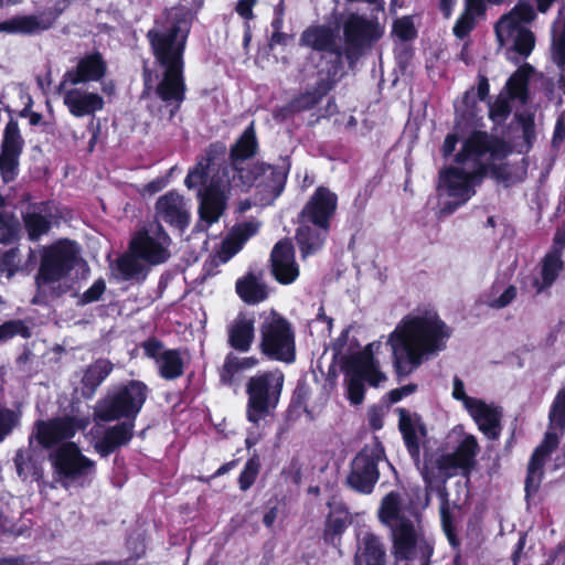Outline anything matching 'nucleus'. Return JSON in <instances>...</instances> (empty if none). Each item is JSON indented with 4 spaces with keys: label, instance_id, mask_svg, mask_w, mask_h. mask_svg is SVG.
I'll use <instances>...</instances> for the list:
<instances>
[{
    "label": "nucleus",
    "instance_id": "nucleus-1",
    "mask_svg": "<svg viewBox=\"0 0 565 565\" xmlns=\"http://www.w3.org/2000/svg\"><path fill=\"white\" fill-rule=\"evenodd\" d=\"M451 335L452 329L435 310L403 317L387 339L398 382L445 351Z\"/></svg>",
    "mask_w": 565,
    "mask_h": 565
},
{
    "label": "nucleus",
    "instance_id": "nucleus-2",
    "mask_svg": "<svg viewBox=\"0 0 565 565\" xmlns=\"http://www.w3.org/2000/svg\"><path fill=\"white\" fill-rule=\"evenodd\" d=\"M154 23L146 33L154 62L163 70L154 92L161 102L167 105L175 104L179 109L186 94L184 54L190 26L183 28L185 20L178 15L166 26H159L157 20Z\"/></svg>",
    "mask_w": 565,
    "mask_h": 565
},
{
    "label": "nucleus",
    "instance_id": "nucleus-3",
    "mask_svg": "<svg viewBox=\"0 0 565 565\" xmlns=\"http://www.w3.org/2000/svg\"><path fill=\"white\" fill-rule=\"evenodd\" d=\"M379 520L392 531V554L396 563L408 564L416 557V546L429 541L417 532L414 522L401 513V497L396 491L388 492L381 501Z\"/></svg>",
    "mask_w": 565,
    "mask_h": 565
},
{
    "label": "nucleus",
    "instance_id": "nucleus-4",
    "mask_svg": "<svg viewBox=\"0 0 565 565\" xmlns=\"http://www.w3.org/2000/svg\"><path fill=\"white\" fill-rule=\"evenodd\" d=\"M510 152L509 145L502 138L484 130H472L462 141L454 161L468 171L484 179L489 173L490 163L505 158Z\"/></svg>",
    "mask_w": 565,
    "mask_h": 565
},
{
    "label": "nucleus",
    "instance_id": "nucleus-5",
    "mask_svg": "<svg viewBox=\"0 0 565 565\" xmlns=\"http://www.w3.org/2000/svg\"><path fill=\"white\" fill-rule=\"evenodd\" d=\"M259 350L268 359L285 363L296 360V337L291 323L271 310L259 328Z\"/></svg>",
    "mask_w": 565,
    "mask_h": 565
},
{
    "label": "nucleus",
    "instance_id": "nucleus-6",
    "mask_svg": "<svg viewBox=\"0 0 565 565\" xmlns=\"http://www.w3.org/2000/svg\"><path fill=\"white\" fill-rule=\"evenodd\" d=\"M387 461L385 448L377 436L354 456L347 476V484L361 494H371L380 479L379 463Z\"/></svg>",
    "mask_w": 565,
    "mask_h": 565
},
{
    "label": "nucleus",
    "instance_id": "nucleus-7",
    "mask_svg": "<svg viewBox=\"0 0 565 565\" xmlns=\"http://www.w3.org/2000/svg\"><path fill=\"white\" fill-rule=\"evenodd\" d=\"M78 253L76 242L68 238H62L44 246L35 276L36 286L57 282L67 277L77 265Z\"/></svg>",
    "mask_w": 565,
    "mask_h": 565
},
{
    "label": "nucleus",
    "instance_id": "nucleus-8",
    "mask_svg": "<svg viewBox=\"0 0 565 565\" xmlns=\"http://www.w3.org/2000/svg\"><path fill=\"white\" fill-rule=\"evenodd\" d=\"M383 33L384 29L374 13L372 19L359 13H350L343 22L345 46L342 49V54L349 65L353 66L364 52L383 36Z\"/></svg>",
    "mask_w": 565,
    "mask_h": 565
},
{
    "label": "nucleus",
    "instance_id": "nucleus-9",
    "mask_svg": "<svg viewBox=\"0 0 565 565\" xmlns=\"http://www.w3.org/2000/svg\"><path fill=\"white\" fill-rule=\"evenodd\" d=\"M373 345L374 343H369L363 350L341 358L340 367L347 388H365V385L377 387L386 381V375L374 356Z\"/></svg>",
    "mask_w": 565,
    "mask_h": 565
},
{
    "label": "nucleus",
    "instance_id": "nucleus-10",
    "mask_svg": "<svg viewBox=\"0 0 565 565\" xmlns=\"http://www.w3.org/2000/svg\"><path fill=\"white\" fill-rule=\"evenodd\" d=\"M146 398V391H117L97 402L94 417L105 423L120 419L135 423Z\"/></svg>",
    "mask_w": 565,
    "mask_h": 565
},
{
    "label": "nucleus",
    "instance_id": "nucleus-11",
    "mask_svg": "<svg viewBox=\"0 0 565 565\" xmlns=\"http://www.w3.org/2000/svg\"><path fill=\"white\" fill-rule=\"evenodd\" d=\"M337 207L338 195L329 188L319 185L302 207L299 217L320 230L329 231Z\"/></svg>",
    "mask_w": 565,
    "mask_h": 565
},
{
    "label": "nucleus",
    "instance_id": "nucleus-12",
    "mask_svg": "<svg viewBox=\"0 0 565 565\" xmlns=\"http://www.w3.org/2000/svg\"><path fill=\"white\" fill-rule=\"evenodd\" d=\"M482 178L461 167L448 166L439 170L438 190L452 199H460L461 203H467L475 194L476 186L482 182Z\"/></svg>",
    "mask_w": 565,
    "mask_h": 565
},
{
    "label": "nucleus",
    "instance_id": "nucleus-13",
    "mask_svg": "<svg viewBox=\"0 0 565 565\" xmlns=\"http://www.w3.org/2000/svg\"><path fill=\"white\" fill-rule=\"evenodd\" d=\"M50 457L55 471L65 479L77 480L94 469V461L73 441L61 445Z\"/></svg>",
    "mask_w": 565,
    "mask_h": 565
},
{
    "label": "nucleus",
    "instance_id": "nucleus-14",
    "mask_svg": "<svg viewBox=\"0 0 565 565\" xmlns=\"http://www.w3.org/2000/svg\"><path fill=\"white\" fill-rule=\"evenodd\" d=\"M23 147L24 139L19 124L10 118L3 130L0 152V173L4 182L13 181L18 175L19 158Z\"/></svg>",
    "mask_w": 565,
    "mask_h": 565
},
{
    "label": "nucleus",
    "instance_id": "nucleus-15",
    "mask_svg": "<svg viewBox=\"0 0 565 565\" xmlns=\"http://www.w3.org/2000/svg\"><path fill=\"white\" fill-rule=\"evenodd\" d=\"M289 173V163L274 166L263 161L249 164V171L245 172L243 186L265 188L278 196L285 189Z\"/></svg>",
    "mask_w": 565,
    "mask_h": 565
},
{
    "label": "nucleus",
    "instance_id": "nucleus-16",
    "mask_svg": "<svg viewBox=\"0 0 565 565\" xmlns=\"http://www.w3.org/2000/svg\"><path fill=\"white\" fill-rule=\"evenodd\" d=\"M36 440L45 449L53 448L63 440H70L75 434L85 427L82 419L65 416L49 420H38Z\"/></svg>",
    "mask_w": 565,
    "mask_h": 565
},
{
    "label": "nucleus",
    "instance_id": "nucleus-17",
    "mask_svg": "<svg viewBox=\"0 0 565 565\" xmlns=\"http://www.w3.org/2000/svg\"><path fill=\"white\" fill-rule=\"evenodd\" d=\"M299 44L301 46L309 47L317 52H324L335 55L334 61L331 62V66L328 70L337 73L342 65V49L337 43V34L333 29L328 25H310L305 29L300 35Z\"/></svg>",
    "mask_w": 565,
    "mask_h": 565
},
{
    "label": "nucleus",
    "instance_id": "nucleus-18",
    "mask_svg": "<svg viewBox=\"0 0 565 565\" xmlns=\"http://www.w3.org/2000/svg\"><path fill=\"white\" fill-rule=\"evenodd\" d=\"M269 262L271 275L277 282L290 285L299 277L295 247L289 238H281L274 245Z\"/></svg>",
    "mask_w": 565,
    "mask_h": 565
},
{
    "label": "nucleus",
    "instance_id": "nucleus-19",
    "mask_svg": "<svg viewBox=\"0 0 565 565\" xmlns=\"http://www.w3.org/2000/svg\"><path fill=\"white\" fill-rule=\"evenodd\" d=\"M258 150L259 142L255 124L252 121L230 147L228 151L230 168L234 172V179L237 178L239 183L244 180L245 172L249 171V166L243 167V163L253 159Z\"/></svg>",
    "mask_w": 565,
    "mask_h": 565
},
{
    "label": "nucleus",
    "instance_id": "nucleus-20",
    "mask_svg": "<svg viewBox=\"0 0 565 565\" xmlns=\"http://www.w3.org/2000/svg\"><path fill=\"white\" fill-rule=\"evenodd\" d=\"M106 73L107 63L102 53L95 51L81 57L76 67L64 74L63 81L58 85L57 90L61 92L66 82H70L72 85L98 82L105 77Z\"/></svg>",
    "mask_w": 565,
    "mask_h": 565
},
{
    "label": "nucleus",
    "instance_id": "nucleus-21",
    "mask_svg": "<svg viewBox=\"0 0 565 565\" xmlns=\"http://www.w3.org/2000/svg\"><path fill=\"white\" fill-rule=\"evenodd\" d=\"M452 397L465 401L470 415L478 424L479 429L490 439H498L500 436V418L498 413L484 402L468 397L466 391H451Z\"/></svg>",
    "mask_w": 565,
    "mask_h": 565
},
{
    "label": "nucleus",
    "instance_id": "nucleus-22",
    "mask_svg": "<svg viewBox=\"0 0 565 565\" xmlns=\"http://www.w3.org/2000/svg\"><path fill=\"white\" fill-rule=\"evenodd\" d=\"M323 72H318V81L310 89L296 95L290 99V107L298 113H303L313 109L321 100L334 89L337 85V68L334 71L328 70L326 75Z\"/></svg>",
    "mask_w": 565,
    "mask_h": 565
},
{
    "label": "nucleus",
    "instance_id": "nucleus-23",
    "mask_svg": "<svg viewBox=\"0 0 565 565\" xmlns=\"http://www.w3.org/2000/svg\"><path fill=\"white\" fill-rule=\"evenodd\" d=\"M129 250L149 265H159L170 257L162 242L154 239L147 230L138 231L129 243Z\"/></svg>",
    "mask_w": 565,
    "mask_h": 565
},
{
    "label": "nucleus",
    "instance_id": "nucleus-24",
    "mask_svg": "<svg viewBox=\"0 0 565 565\" xmlns=\"http://www.w3.org/2000/svg\"><path fill=\"white\" fill-rule=\"evenodd\" d=\"M52 204L51 201L30 203L22 213V221L29 239L39 241L49 233L52 227Z\"/></svg>",
    "mask_w": 565,
    "mask_h": 565
},
{
    "label": "nucleus",
    "instance_id": "nucleus-25",
    "mask_svg": "<svg viewBox=\"0 0 565 565\" xmlns=\"http://www.w3.org/2000/svg\"><path fill=\"white\" fill-rule=\"evenodd\" d=\"M503 0H463V10L452 26L454 35L465 40L476 29L478 21L484 19L488 4H501Z\"/></svg>",
    "mask_w": 565,
    "mask_h": 565
},
{
    "label": "nucleus",
    "instance_id": "nucleus-26",
    "mask_svg": "<svg viewBox=\"0 0 565 565\" xmlns=\"http://www.w3.org/2000/svg\"><path fill=\"white\" fill-rule=\"evenodd\" d=\"M157 214L171 227L183 232L190 224V214L185 210L183 198L175 191H169L156 203Z\"/></svg>",
    "mask_w": 565,
    "mask_h": 565
},
{
    "label": "nucleus",
    "instance_id": "nucleus-27",
    "mask_svg": "<svg viewBox=\"0 0 565 565\" xmlns=\"http://www.w3.org/2000/svg\"><path fill=\"white\" fill-rule=\"evenodd\" d=\"M135 423L122 420L114 426L107 427L103 435L95 441L96 452L105 458L116 450L127 446L134 438Z\"/></svg>",
    "mask_w": 565,
    "mask_h": 565
},
{
    "label": "nucleus",
    "instance_id": "nucleus-28",
    "mask_svg": "<svg viewBox=\"0 0 565 565\" xmlns=\"http://www.w3.org/2000/svg\"><path fill=\"white\" fill-rule=\"evenodd\" d=\"M199 212L203 221L209 224L220 220L226 209V196L221 186L212 180L204 191L199 190Z\"/></svg>",
    "mask_w": 565,
    "mask_h": 565
},
{
    "label": "nucleus",
    "instance_id": "nucleus-29",
    "mask_svg": "<svg viewBox=\"0 0 565 565\" xmlns=\"http://www.w3.org/2000/svg\"><path fill=\"white\" fill-rule=\"evenodd\" d=\"M351 522V515L345 505L338 504L333 507L324 520L322 531L323 543L328 546L340 548L342 536Z\"/></svg>",
    "mask_w": 565,
    "mask_h": 565
},
{
    "label": "nucleus",
    "instance_id": "nucleus-30",
    "mask_svg": "<svg viewBox=\"0 0 565 565\" xmlns=\"http://www.w3.org/2000/svg\"><path fill=\"white\" fill-rule=\"evenodd\" d=\"M63 103L68 111L77 118L93 115L104 108V99L97 93L82 92L72 88L65 92Z\"/></svg>",
    "mask_w": 565,
    "mask_h": 565
},
{
    "label": "nucleus",
    "instance_id": "nucleus-31",
    "mask_svg": "<svg viewBox=\"0 0 565 565\" xmlns=\"http://www.w3.org/2000/svg\"><path fill=\"white\" fill-rule=\"evenodd\" d=\"M387 554L380 536L372 532L363 535L354 554V565H386Z\"/></svg>",
    "mask_w": 565,
    "mask_h": 565
},
{
    "label": "nucleus",
    "instance_id": "nucleus-32",
    "mask_svg": "<svg viewBox=\"0 0 565 565\" xmlns=\"http://www.w3.org/2000/svg\"><path fill=\"white\" fill-rule=\"evenodd\" d=\"M255 320L239 313L228 329V344L239 352H247L255 338Z\"/></svg>",
    "mask_w": 565,
    "mask_h": 565
},
{
    "label": "nucleus",
    "instance_id": "nucleus-33",
    "mask_svg": "<svg viewBox=\"0 0 565 565\" xmlns=\"http://www.w3.org/2000/svg\"><path fill=\"white\" fill-rule=\"evenodd\" d=\"M281 391H247L249 394L246 416L248 422H258L268 415L270 408H275Z\"/></svg>",
    "mask_w": 565,
    "mask_h": 565
},
{
    "label": "nucleus",
    "instance_id": "nucleus-34",
    "mask_svg": "<svg viewBox=\"0 0 565 565\" xmlns=\"http://www.w3.org/2000/svg\"><path fill=\"white\" fill-rule=\"evenodd\" d=\"M537 14L533 6L526 0H519V2L510 10L509 13L503 14L494 25V32L500 33L499 30L507 28H526L524 24L532 23Z\"/></svg>",
    "mask_w": 565,
    "mask_h": 565
},
{
    "label": "nucleus",
    "instance_id": "nucleus-35",
    "mask_svg": "<svg viewBox=\"0 0 565 565\" xmlns=\"http://www.w3.org/2000/svg\"><path fill=\"white\" fill-rule=\"evenodd\" d=\"M50 28L51 22H45L34 14L17 15L0 22V32L10 34L33 35Z\"/></svg>",
    "mask_w": 565,
    "mask_h": 565
},
{
    "label": "nucleus",
    "instance_id": "nucleus-36",
    "mask_svg": "<svg viewBox=\"0 0 565 565\" xmlns=\"http://www.w3.org/2000/svg\"><path fill=\"white\" fill-rule=\"evenodd\" d=\"M457 469L460 468L452 452L440 455L425 454L422 476L426 482L430 483L435 470H437L441 476L450 478L455 476Z\"/></svg>",
    "mask_w": 565,
    "mask_h": 565
},
{
    "label": "nucleus",
    "instance_id": "nucleus-37",
    "mask_svg": "<svg viewBox=\"0 0 565 565\" xmlns=\"http://www.w3.org/2000/svg\"><path fill=\"white\" fill-rule=\"evenodd\" d=\"M328 232L316 226L313 228L310 225H300L296 230L295 239L303 259L317 254L322 248Z\"/></svg>",
    "mask_w": 565,
    "mask_h": 565
},
{
    "label": "nucleus",
    "instance_id": "nucleus-38",
    "mask_svg": "<svg viewBox=\"0 0 565 565\" xmlns=\"http://www.w3.org/2000/svg\"><path fill=\"white\" fill-rule=\"evenodd\" d=\"M236 294L248 305H256L268 297L267 286L254 273L249 271L235 284Z\"/></svg>",
    "mask_w": 565,
    "mask_h": 565
},
{
    "label": "nucleus",
    "instance_id": "nucleus-39",
    "mask_svg": "<svg viewBox=\"0 0 565 565\" xmlns=\"http://www.w3.org/2000/svg\"><path fill=\"white\" fill-rule=\"evenodd\" d=\"M499 31L500 33L495 34L501 43L504 40H512V51L524 58L531 55L535 46V34L532 30L529 28H515V30L507 28Z\"/></svg>",
    "mask_w": 565,
    "mask_h": 565
},
{
    "label": "nucleus",
    "instance_id": "nucleus-40",
    "mask_svg": "<svg viewBox=\"0 0 565 565\" xmlns=\"http://www.w3.org/2000/svg\"><path fill=\"white\" fill-rule=\"evenodd\" d=\"M398 428L403 436L405 447L414 463L418 466L420 463V439L417 435L416 427L406 409L398 408Z\"/></svg>",
    "mask_w": 565,
    "mask_h": 565
},
{
    "label": "nucleus",
    "instance_id": "nucleus-41",
    "mask_svg": "<svg viewBox=\"0 0 565 565\" xmlns=\"http://www.w3.org/2000/svg\"><path fill=\"white\" fill-rule=\"evenodd\" d=\"M534 73V67L524 63L514 71L505 83V88L512 99L526 102L529 98V83Z\"/></svg>",
    "mask_w": 565,
    "mask_h": 565
},
{
    "label": "nucleus",
    "instance_id": "nucleus-42",
    "mask_svg": "<svg viewBox=\"0 0 565 565\" xmlns=\"http://www.w3.org/2000/svg\"><path fill=\"white\" fill-rule=\"evenodd\" d=\"M563 255L547 252L541 262V282L535 281L534 286L537 291L550 288L558 278L559 274L564 270L565 264L562 259Z\"/></svg>",
    "mask_w": 565,
    "mask_h": 565
},
{
    "label": "nucleus",
    "instance_id": "nucleus-43",
    "mask_svg": "<svg viewBox=\"0 0 565 565\" xmlns=\"http://www.w3.org/2000/svg\"><path fill=\"white\" fill-rule=\"evenodd\" d=\"M479 450L477 438L467 435L456 447L452 455L465 475L469 473L476 465V456Z\"/></svg>",
    "mask_w": 565,
    "mask_h": 565
},
{
    "label": "nucleus",
    "instance_id": "nucleus-44",
    "mask_svg": "<svg viewBox=\"0 0 565 565\" xmlns=\"http://www.w3.org/2000/svg\"><path fill=\"white\" fill-rule=\"evenodd\" d=\"M259 226L258 222L249 221L237 223L232 227L225 242L233 254L239 252L245 243L258 233Z\"/></svg>",
    "mask_w": 565,
    "mask_h": 565
},
{
    "label": "nucleus",
    "instance_id": "nucleus-45",
    "mask_svg": "<svg viewBox=\"0 0 565 565\" xmlns=\"http://www.w3.org/2000/svg\"><path fill=\"white\" fill-rule=\"evenodd\" d=\"M310 393L311 391H294V395L286 413L287 423L290 424L297 422L303 414L309 422H313L316 419L315 408H310L307 403Z\"/></svg>",
    "mask_w": 565,
    "mask_h": 565
},
{
    "label": "nucleus",
    "instance_id": "nucleus-46",
    "mask_svg": "<svg viewBox=\"0 0 565 565\" xmlns=\"http://www.w3.org/2000/svg\"><path fill=\"white\" fill-rule=\"evenodd\" d=\"M113 369V363L105 359H98L89 364L82 379L84 388H97L110 374Z\"/></svg>",
    "mask_w": 565,
    "mask_h": 565
},
{
    "label": "nucleus",
    "instance_id": "nucleus-47",
    "mask_svg": "<svg viewBox=\"0 0 565 565\" xmlns=\"http://www.w3.org/2000/svg\"><path fill=\"white\" fill-rule=\"evenodd\" d=\"M139 260L130 250L119 256L116 260V278L122 281L137 279L145 269Z\"/></svg>",
    "mask_w": 565,
    "mask_h": 565
},
{
    "label": "nucleus",
    "instance_id": "nucleus-48",
    "mask_svg": "<svg viewBox=\"0 0 565 565\" xmlns=\"http://www.w3.org/2000/svg\"><path fill=\"white\" fill-rule=\"evenodd\" d=\"M158 364L160 375L166 380H174L183 374L184 365L179 350H166Z\"/></svg>",
    "mask_w": 565,
    "mask_h": 565
},
{
    "label": "nucleus",
    "instance_id": "nucleus-49",
    "mask_svg": "<svg viewBox=\"0 0 565 565\" xmlns=\"http://www.w3.org/2000/svg\"><path fill=\"white\" fill-rule=\"evenodd\" d=\"M258 363L255 358H243L238 359L228 354L225 358L224 364L222 366L220 377L221 382L224 385H232L234 382V376L242 370L250 369Z\"/></svg>",
    "mask_w": 565,
    "mask_h": 565
},
{
    "label": "nucleus",
    "instance_id": "nucleus-50",
    "mask_svg": "<svg viewBox=\"0 0 565 565\" xmlns=\"http://www.w3.org/2000/svg\"><path fill=\"white\" fill-rule=\"evenodd\" d=\"M285 375L279 369H274L265 372H258L252 376L246 388H282Z\"/></svg>",
    "mask_w": 565,
    "mask_h": 565
},
{
    "label": "nucleus",
    "instance_id": "nucleus-51",
    "mask_svg": "<svg viewBox=\"0 0 565 565\" xmlns=\"http://www.w3.org/2000/svg\"><path fill=\"white\" fill-rule=\"evenodd\" d=\"M260 467V459L257 454L247 459L237 479L239 490L247 491L252 488L259 475Z\"/></svg>",
    "mask_w": 565,
    "mask_h": 565
},
{
    "label": "nucleus",
    "instance_id": "nucleus-52",
    "mask_svg": "<svg viewBox=\"0 0 565 565\" xmlns=\"http://www.w3.org/2000/svg\"><path fill=\"white\" fill-rule=\"evenodd\" d=\"M20 413L0 403V443L20 425Z\"/></svg>",
    "mask_w": 565,
    "mask_h": 565
},
{
    "label": "nucleus",
    "instance_id": "nucleus-53",
    "mask_svg": "<svg viewBox=\"0 0 565 565\" xmlns=\"http://www.w3.org/2000/svg\"><path fill=\"white\" fill-rule=\"evenodd\" d=\"M392 33L404 42L415 40L417 38V30L415 28L413 18L411 15H404L394 20Z\"/></svg>",
    "mask_w": 565,
    "mask_h": 565
},
{
    "label": "nucleus",
    "instance_id": "nucleus-54",
    "mask_svg": "<svg viewBox=\"0 0 565 565\" xmlns=\"http://www.w3.org/2000/svg\"><path fill=\"white\" fill-rule=\"evenodd\" d=\"M209 171L210 169L205 168L202 161L196 160V163L192 168H190L184 179L185 186L189 190H202L201 186L206 184Z\"/></svg>",
    "mask_w": 565,
    "mask_h": 565
},
{
    "label": "nucleus",
    "instance_id": "nucleus-55",
    "mask_svg": "<svg viewBox=\"0 0 565 565\" xmlns=\"http://www.w3.org/2000/svg\"><path fill=\"white\" fill-rule=\"evenodd\" d=\"M227 152L226 145L223 141L211 142L203 156L198 158V161H202L205 168L211 169L212 166L224 160Z\"/></svg>",
    "mask_w": 565,
    "mask_h": 565
},
{
    "label": "nucleus",
    "instance_id": "nucleus-56",
    "mask_svg": "<svg viewBox=\"0 0 565 565\" xmlns=\"http://www.w3.org/2000/svg\"><path fill=\"white\" fill-rule=\"evenodd\" d=\"M548 417L552 426L561 430L565 429V391H558L551 406Z\"/></svg>",
    "mask_w": 565,
    "mask_h": 565
},
{
    "label": "nucleus",
    "instance_id": "nucleus-57",
    "mask_svg": "<svg viewBox=\"0 0 565 565\" xmlns=\"http://www.w3.org/2000/svg\"><path fill=\"white\" fill-rule=\"evenodd\" d=\"M15 335L25 339L31 335L30 329L22 320H9L0 324V341H7Z\"/></svg>",
    "mask_w": 565,
    "mask_h": 565
},
{
    "label": "nucleus",
    "instance_id": "nucleus-58",
    "mask_svg": "<svg viewBox=\"0 0 565 565\" xmlns=\"http://www.w3.org/2000/svg\"><path fill=\"white\" fill-rule=\"evenodd\" d=\"M19 248L12 247L0 257V271L6 273L8 278H12L19 269Z\"/></svg>",
    "mask_w": 565,
    "mask_h": 565
},
{
    "label": "nucleus",
    "instance_id": "nucleus-59",
    "mask_svg": "<svg viewBox=\"0 0 565 565\" xmlns=\"http://www.w3.org/2000/svg\"><path fill=\"white\" fill-rule=\"evenodd\" d=\"M106 288L107 287L105 280L103 278H98L86 291L79 296L77 303L79 306H86L100 300L106 291Z\"/></svg>",
    "mask_w": 565,
    "mask_h": 565
},
{
    "label": "nucleus",
    "instance_id": "nucleus-60",
    "mask_svg": "<svg viewBox=\"0 0 565 565\" xmlns=\"http://www.w3.org/2000/svg\"><path fill=\"white\" fill-rule=\"evenodd\" d=\"M19 238L18 226L6 214L0 215V243L10 244Z\"/></svg>",
    "mask_w": 565,
    "mask_h": 565
},
{
    "label": "nucleus",
    "instance_id": "nucleus-61",
    "mask_svg": "<svg viewBox=\"0 0 565 565\" xmlns=\"http://www.w3.org/2000/svg\"><path fill=\"white\" fill-rule=\"evenodd\" d=\"M552 58L557 66H565V34L554 32L552 39Z\"/></svg>",
    "mask_w": 565,
    "mask_h": 565
},
{
    "label": "nucleus",
    "instance_id": "nucleus-62",
    "mask_svg": "<svg viewBox=\"0 0 565 565\" xmlns=\"http://www.w3.org/2000/svg\"><path fill=\"white\" fill-rule=\"evenodd\" d=\"M489 172L491 173V177L495 181L503 183L504 186H507V188L510 186L514 182L513 174L507 163L495 164L492 161L490 163Z\"/></svg>",
    "mask_w": 565,
    "mask_h": 565
},
{
    "label": "nucleus",
    "instance_id": "nucleus-63",
    "mask_svg": "<svg viewBox=\"0 0 565 565\" xmlns=\"http://www.w3.org/2000/svg\"><path fill=\"white\" fill-rule=\"evenodd\" d=\"M387 412V407L384 405H372L367 411V422L372 430L376 431L383 428L384 417Z\"/></svg>",
    "mask_w": 565,
    "mask_h": 565
},
{
    "label": "nucleus",
    "instance_id": "nucleus-64",
    "mask_svg": "<svg viewBox=\"0 0 565 565\" xmlns=\"http://www.w3.org/2000/svg\"><path fill=\"white\" fill-rule=\"evenodd\" d=\"M141 348L147 358L156 360L158 363L160 361L161 354L163 351V343L156 337H150L146 341L141 343Z\"/></svg>",
    "mask_w": 565,
    "mask_h": 565
}]
</instances>
